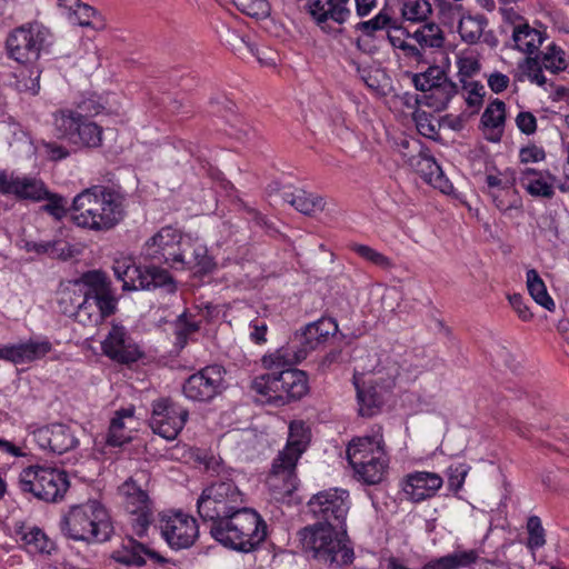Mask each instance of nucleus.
<instances>
[{"label":"nucleus","mask_w":569,"mask_h":569,"mask_svg":"<svg viewBox=\"0 0 569 569\" xmlns=\"http://www.w3.org/2000/svg\"><path fill=\"white\" fill-rule=\"evenodd\" d=\"M519 69L521 71V74L518 78L519 81H522L526 78L531 83H535L539 87H545L547 84V78L536 59H523V61L519 63Z\"/></svg>","instance_id":"51"},{"label":"nucleus","mask_w":569,"mask_h":569,"mask_svg":"<svg viewBox=\"0 0 569 569\" xmlns=\"http://www.w3.org/2000/svg\"><path fill=\"white\" fill-rule=\"evenodd\" d=\"M21 491L31 493L39 500L57 502L69 488L66 472L53 468L30 466L19 475Z\"/></svg>","instance_id":"9"},{"label":"nucleus","mask_w":569,"mask_h":569,"mask_svg":"<svg viewBox=\"0 0 569 569\" xmlns=\"http://www.w3.org/2000/svg\"><path fill=\"white\" fill-rule=\"evenodd\" d=\"M355 29L369 37L381 30H387L388 33L402 32L387 9H381L373 18L357 23Z\"/></svg>","instance_id":"40"},{"label":"nucleus","mask_w":569,"mask_h":569,"mask_svg":"<svg viewBox=\"0 0 569 569\" xmlns=\"http://www.w3.org/2000/svg\"><path fill=\"white\" fill-rule=\"evenodd\" d=\"M43 200H47V203L42 209L56 219H61L67 214V201L63 197L48 190V196Z\"/></svg>","instance_id":"57"},{"label":"nucleus","mask_w":569,"mask_h":569,"mask_svg":"<svg viewBox=\"0 0 569 569\" xmlns=\"http://www.w3.org/2000/svg\"><path fill=\"white\" fill-rule=\"evenodd\" d=\"M62 533L77 541L103 542L112 533L107 509L97 500L70 507L60 521Z\"/></svg>","instance_id":"6"},{"label":"nucleus","mask_w":569,"mask_h":569,"mask_svg":"<svg viewBox=\"0 0 569 569\" xmlns=\"http://www.w3.org/2000/svg\"><path fill=\"white\" fill-rule=\"evenodd\" d=\"M34 442L44 450L62 455L78 446V439L71 428L63 423H52L38 428L32 433Z\"/></svg>","instance_id":"22"},{"label":"nucleus","mask_w":569,"mask_h":569,"mask_svg":"<svg viewBox=\"0 0 569 569\" xmlns=\"http://www.w3.org/2000/svg\"><path fill=\"white\" fill-rule=\"evenodd\" d=\"M224 371L219 366H207L191 375L183 383V395L192 401L209 402L224 389Z\"/></svg>","instance_id":"15"},{"label":"nucleus","mask_w":569,"mask_h":569,"mask_svg":"<svg viewBox=\"0 0 569 569\" xmlns=\"http://www.w3.org/2000/svg\"><path fill=\"white\" fill-rule=\"evenodd\" d=\"M527 548L533 553L546 545V530L539 517L530 516L526 525Z\"/></svg>","instance_id":"48"},{"label":"nucleus","mask_w":569,"mask_h":569,"mask_svg":"<svg viewBox=\"0 0 569 569\" xmlns=\"http://www.w3.org/2000/svg\"><path fill=\"white\" fill-rule=\"evenodd\" d=\"M512 39L519 51L531 54L541 47L546 33L525 23L515 28Z\"/></svg>","instance_id":"35"},{"label":"nucleus","mask_w":569,"mask_h":569,"mask_svg":"<svg viewBox=\"0 0 569 569\" xmlns=\"http://www.w3.org/2000/svg\"><path fill=\"white\" fill-rule=\"evenodd\" d=\"M243 495L232 481L217 480L207 486L197 500L199 517L211 522V536L224 547L249 552Z\"/></svg>","instance_id":"1"},{"label":"nucleus","mask_w":569,"mask_h":569,"mask_svg":"<svg viewBox=\"0 0 569 569\" xmlns=\"http://www.w3.org/2000/svg\"><path fill=\"white\" fill-rule=\"evenodd\" d=\"M516 177L512 170L493 171L486 174L489 196L500 211L517 209L521 200L515 188Z\"/></svg>","instance_id":"18"},{"label":"nucleus","mask_w":569,"mask_h":569,"mask_svg":"<svg viewBox=\"0 0 569 569\" xmlns=\"http://www.w3.org/2000/svg\"><path fill=\"white\" fill-rule=\"evenodd\" d=\"M188 415L187 409L170 398H159L152 402L149 426L166 440H174L183 429Z\"/></svg>","instance_id":"14"},{"label":"nucleus","mask_w":569,"mask_h":569,"mask_svg":"<svg viewBox=\"0 0 569 569\" xmlns=\"http://www.w3.org/2000/svg\"><path fill=\"white\" fill-rule=\"evenodd\" d=\"M146 557L159 562L166 563L167 559L158 552L147 548L144 545L130 538L123 542L122 547L112 552L111 558L124 566H143L146 563Z\"/></svg>","instance_id":"29"},{"label":"nucleus","mask_w":569,"mask_h":569,"mask_svg":"<svg viewBox=\"0 0 569 569\" xmlns=\"http://www.w3.org/2000/svg\"><path fill=\"white\" fill-rule=\"evenodd\" d=\"M72 19L81 27H92L100 29L103 27V22L100 19L97 11L84 3L78 4L71 13Z\"/></svg>","instance_id":"50"},{"label":"nucleus","mask_w":569,"mask_h":569,"mask_svg":"<svg viewBox=\"0 0 569 569\" xmlns=\"http://www.w3.org/2000/svg\"><path fill=\"white\" fill-rule=\"evenodd\" d=\"M389 462L388 452L383 450L379 455L357 462L351 467L361 481L368 485H377L386 478Z\"/></svg>","instance_id":"30"},{"label":"nucleus","mask_w":569,"mask_h":569,"mask_svg":"<svg viewBox=\"0 0 569 569\" xmlns=\"http://www.w3.org/2000/svg\"><path fill=\"white\" fill-rule=\"evenodd\" d=\"M295 360L289 347H281L262 357V366L269 372L259 375L251 383L254 401L276 408L284 407L308 395L309 379L305 371L287 368L299 362Z\"/></svg>","instance_id":"2"},{"label":"nucleus","mask_w":569,"mask_h":569,"mask_svg":"<svg viewBox=\"0 0 569 569\" xmlns=\"http://www.w3.org/2000/svg\"><path fill=\"white\" fill-rule=\"evenodd\" d=\"M442 485L443 479L439 473L426 470L409 472L400 481L402 496L415 503L435 497Z\"/></svg>","instance_id":"19"},{"label":"nucleus","mask_w":569,"mask_h":569,"mask_svg":"<svg viewBox=\"0 0 569 569\" xmlns=\"http://www.w3.org/2000/svg\"><path fill=\"white\" fill-rule=\"evenodd\" d=\"M182 239L183 234L178 229L171 226L162 227L144 242L142 254L150 261L173 267Z\"/></svg>","instance_id":"16"},{"label":"nucleus","mask_w":569,"mask_h":569,"mask_svg":"<svg viewBox=\"0 0 569 569\" xmlns=\"http://www.w3.org/2000/svg\"><path fill=\"white\" fill-rule=\"evenodd\" d=\"M119 492L123 498V505L128 512H137L152 507L147 491L143 490L137 483V479L132 477L120 486Z\"/></svg>","instance_id":"33"},{"label":"nucleus","mask_w":569,"mask_h":569,"mask_svg":"<svg viewBox=\"0 0 569 569\" xmlns=\"http://www.w3.org/2000/svg\"><path fill=\"white\" fill-rule=\"evenodd\" d=\"M112 269L117 279L122 281L123 290H154L161 287L174 290L172 277L164 269L141 268L130 259L116 260Z\"/></svg>","instance_id":"11"},{"label":"nucleus","mask_w":569,"mask_h":569,"mask_svg":"<svg viewBox=\"0 0 569 569\" xmlns=\"http://www.w3.org/2000/svg\"><path fill=\"white\" fill-rule=\"evenodd\" d=\"M432 7L428 0H402L401 16L410 22H422L429 18Z\"/></svg>","instance_id":"45"},{"label":"nucleus","mask_w":569,"mask_h":569,"mask_svg":"<svg viewBox=\"0 0 569 569\" xmlns=\"http://www.w3.org/2000/svg\"><path fill=\"white\" fill-rule=\"evenodd\" d=\"M349 492L341 488H330L313 495L308 501L309 511L323 523L346 528V519L350 509Z\"/></svg>","instance_id":"12"},{"label":"nucleus","mask_w":569,"mask_h":569,"mask_svg":"<svg viewBox=\"0 0 569 569\" xmlns=\"http://www.w3.org/2000/svg\"><path fill=\"white\" fill-rule=\"evenodd\" d=\"M447 78L445 71L438 66L429 67L425 72L412 76V82L417 90L426 91L440 84Z\"/></svg>","instance_id":"49"},{"label":"nucleus","mask_w":569,"mask_h":569,"mask_svg":"<svg viewBox=\"0 0 569 569\" xmlns=\"http://www.w3.org/2000/svg\"><path fill=\"white\" fill-rule=\"evenodd\" d=\"M423 92L426 93L425 103L436 111H441L447 108L450 100L457 93V86L448 78H445L440 84Z\"/></svg>","instance_id":"37"},{"label":"nucleus","mask_w":569,"mask_h":569,"mask_svg":"<svg viewBox=\"0 0 569 569\" xmlns=\"http://www.w3.org/2000/svg\"><path fill=\"white\" fill-rule=\"evenodd\" d=\"M21 348L23 362H26L44 357L51 351L52 346L48 340H29L21 343Z\"/></svg>","instance_id":"53"},{"label":"nucleus","mask_w":569,"mask_h":569,"mask_svg":"<svg viewBox=\"0 0 569 569\" xmlns=\"http://www.w3.org/2000/svg\"><path fill=\"white\" fill-rule=\"evenodd\" d=\"M487 24V19L483 16L466 13L459 20L458 32L462 41L473 44L478 42Z\"/></svg>","instance_id":"41"},{"label":"nucleus","mask_w":569,"mask_h":569,"mask_svg":"<svg viewBox=\"0 0 569 569\" xmlns=\"http://www.w3.org/2000/svg\"><path fill=\"white\" fill-rule=\"evenodd\" d=\"M103 110V106L94 98H87L77 103L73 113L80 118L89 119L99 114Z\"/></svg>","instance_id":"59"},{"label":"nucleus","mask_w":569,"mask_h":569,"mask_svg":"<svg viewBox=\"0 0 569 569\" xmlns=\"http://www.w3.org/2000/svg\"><path fill=\"white\" fill-rule=\"evenodd\" d=\"M456 64L459 80L466 82L480 71L479 54L473 49L460 50L456 56Z\"/></svg>","instance_id":"44"},{"label":"nucleus","mask_w":569,"mask_h":569,"mask_svg":"<svg viewBox=\"0 0 569 569\" xmlns=\"http://www.w3.org/2000/svg\"><path fill=\"white\" fill-rule=\"evenodd\" d=\"M284 200L297 211L306 216H313L321 212L326 207V199L321 194L303 189H297L290 193H286Z\"/></svg>","instance_id":"32"},{"label":"nucleus","mask_w":569,"mask_h":569,"mask_svg":"<svg viewBox=\"0 0 569 569\" xmlns=\"http://www.w3.org/2000/svg\"><path fill=\"white\" fill-rule=\"evenodd\" d=\"M350 249L363 260L381 268L382 270H390L395 267L393 261L389 257L367 244L351 243Z\"/></svg>","instance_id":"47"},{"label":"nucleus","mask_w":569,"mask_h":569,"mask_svg":"<svg viewBox=\"0 0 569 569\" xmlns=\"http://www.w3.org/2000/svg\"><path fill=\"white\" fill-rule=\"evenodd\" d=\"M199 330V326L194 321H190L187 315H181L176 322L177 345L183 348L188 338Z\"/></svg>","instance_id":"55"},{"label":"nucleus","mask_w":569,"mask_h":569,"mask_svg":"<svg viewBox=\"0 0 569 569\" xmlns=\"http://www.w3.org/2000/svg\"><path fill=\"white\" fill-rule=\"evenodd\" d=\"M177 256L172 268L196 270V272L204 273L212 267V261L208 256L207 248L189 237L183 236Z\"/></svg>","instance_id":"24"},{"label":"nucleus","mask_w":569,"mask_h":569,"mask_svg":"<svg viewBox=\"0 0 569 569\" xmlns=\"http://www.w3.org/2000/svg\"><path fill=\"white\" fill-rule=\"evenodd\" d=\"M408 37L413 39L421 49H439L445 43L443 31L433 22L420 26Z\"/></svg>","instance_id":"39"},{"label":"nucleus","mask_w":569,"mask_h":569,"mask_svg":"<svg viewBox=\"0 0 569 569\" xmlns=\"http://www.w3.org/2000/svg\"><path fill=\"white\" fill-rule=\"evenodd\" d=\"M54 136L78 149H96L102 144V128L96 122L80 118L72 109L63 108L52 113Z\"/></svg>","instance_id":"8"},{"label":"nucleus","mask_w":569,"mask_h":569,"mask_svg":"<svg viewBox=\"0 0 569 569\" xmlns=\"http://www.w3.org/2000/svg\"><path fill=\"white\" fill-rule=\"evenodd\" d=\"M71 211V219L78 227L109 231L126 216V196L119 188L93 186L74 197Z\"/></svg>","instance_id":"3"},{"label":"nucleus","mask_w":569,"mask_h":569,"mask_svg":"<svg viewBox=\"0 0 569 569\" xmlns=\"http://www.w3.org/2000/svg\"><path fill=\"white\" fill-rule=\"evenodd\" d=\"M51 33L48 28L37 22L13 29L7 37L8 56L19 63H32L50 44Z\"/></svg>","instance_id":"10"},{"label":"nucleus","mask_w":569,"mask_h":569,"mask_svg":"<svg viewBox=\"0 0 569 569\" xmlns=\"http://www.w3.org/2000/svg\"><path fill=\"white\" fill-rule=\"evenodd\" d=\"M507 117L506 103L499 99L491 101L481 116V129L486 140L497 143L505 132Z\"/></svg>","instance_id":"28"},{"label":"nucleus","mask_w":569,"mask_h":569,"mask_svg":"<svg viewBox=\"0 0 569 569\" xmlns=\"http://www.w3.org/2000/svg\"><path fill=\"white\" fill-rule=\"evenodd\" d=\"M526 284L530 297L536 303L548 311H552L556 307L553 299L548 293L547 287L537 270L530 269L526 273Z\"/></svg>","instance_id":"38"},{"label":"nucleus","mask_w":569,"mask_h":569,"mask_svg":"<svg viewBox=\"0 0 569 569\" xmlns=\"http://www.w3.org/2000/svg\"><path fill=\"white\" fill-rule=\"evenodd\" d=\"M402 380L400 366L388 361L369 373L356 372L353 385L357 390L359 413L363 417L376 415L386 400V395Z\"/></svg>","instance_id":"7"},{"label":"nucleus","mask_w":569,"mask_h":569,"mask_svg":"<svg viewBox=\"0 0 569 569\" xmlns=\"http://www.w3.org/2000/svg\"><path fill=\"white\" fill-rule=\"evenodd\" d=\"M21 539L31 552H50L51 542L39 528H32L26 531Z\"/></svg>","instance_id":"52"},{"label":"nucleus","mask_w":569,"mask_h":569,"mask_svg":"<svg viewBox=\"0 0 569 569\" xmlns=\"http://www.w3.org/2000/svg\"><path fill=\"white\" fill-rule=\"evenodd\" d=\"M101 349L109 359L129 365L142 358L143 351L132 339L126 327L112 323L110 331L101 342Z\"/></svg>","instance_id":"17"},{"label":"nucleus","mask_w":569,"mask_h":569,"mask_svg":"<svg viewBox=\"0 0 569 569\" xmlns=\"http://www.w3.org/2000/svg\"><path fill=\"white\" fill-rule=\"evenodd\" d=\"M310 441V432L302 421H292L284 449L279 452L272 463V473L268 483L274 498L284 500L298 486L295 468Z\"/></svg>","instance_id":"5"},{"label":"nucleus","mask_w":569,"mask_h":569,"mask_svg":"<svg viewBox=\"0 0 569 569\" xmlns=\"http://www.w3.org/2000/svg\"><path fill=\"white\" fill-rule=\"evenodd\" d=\"M546 159V152L542 147L529 143L519 150V160L521 163H537Z\"/></svg>","instance_id":"63"},{"label":"nucleus","mask_w":569,"mask_h":569,"mask_svg":"<svg viewBox=\"0 0 569 569\" xmlns=\"http://www.w3.org/2000/svg\"><path fill=\"white\" fill-rule=\"evenodd\" d=\"M386 450L381 427H375L369 433L353 438L347 447V458L350 466L379 455Z\"/></svg>","instance_id":"27"},{"label":"nucleus","mask_w":569,"mask_h":569,"mask_svg":"<svg viewBox=\"0 0 569 569\" xmlns=\"http://www.w3.org/2000/svg\"><path fill=\"white\" fill-rule=\"evenodd\" d=\"M83 283L88 284L101 316V322L116 312L117 299L111 283L101 271H88L82 274Z\"/></svg>","instance_id":"23"},{"label":"nucleus","mask_w":569,"mask_h":569,"mask_svg":"<svg viewBox=\"0 0 569 569\" xmlns=\"http://www.w3.org/2000/svg\"><path fill=\"white\" fill-rule=\"evenodd\" d=\"M541 64L551 73H560L569 70V54L559 46H547L541 54Z\"/></svg>","instance_id":"43"},{"label":"nucleus","mask_w":569,"mask_h":569,"mask_svg":"<svg viewBox=\"0 0 569 569\" xmlns=\"http://www.w3.org/2000/svg\"><path fill=\"white\" fill-rule=\"evenodd\" d=\"M518 130L526 134L532 136L537 131V118L530 111H520L515 119Z\"/></svg>","instance_id":"64"},{"label":"nucleus","mask_w":569,"mask_h":569,"mask_svg":"<svg viewBox=\"0 0 569 569\" xmlns=\"http://www.w3.org/2000/svg\"><path fill=\"white\" fill-rule=\"evenodd\" d=\"M87 293L82 303L79 305L74 320L83 326H94L101 322V316L88 284Z\"/></svg>","instance_id":"46"},{"label":"nucleus","mask_w":569,"mask_h":569,"mask_svg":"<svg viewBox=\"0 0 569 569\" xmlns=\"http://www.w3.org/2000/svg\"><path fill=\"white\" fill-rule=\"evenodd\" d=\"M302 552L330 569H340L353 561L355 552L347 529L332 523H316L298 532Z\"/></svg>","instance_id":"4"},{"label":"nucleus","mask_w":569,"mask_h":569,"mask_svg":"<svg viewBox=\"0 0 569 569\" xmlns=\"http://www.w3.org/2000/svg\"><path fill=\"white\" fill-rule=\"evenodd\" d=\"M405 31L400 32L401 34ZM398 32H389L388 40L393 48L400 49L405 52L406 56L412 57L416 59H420L422 57L421 50L416 46L409 43L403 39Z\"/></svg>","instance_id":"61"},{"label":"nucleus","mask_w":569,"mask_h":569,"mask_svg":"<svg viewBox=\"0 0 569 569\" xmlns=\"http://www.w3.org/2000/svg\"><path fill=\"white\" fill-rule=\"evenodd\" d=\"M469 472V467L465 463L451 465L447 470L448 488L453 492H458Z\"/></svg>","instance_id":"56"},{"label":"nucleus","mask_w":569,"mask_h":569,"mask_svg":"<svg viewBox=\"0 0 569 569\" xmlns=\"http://www.w3.org/2000/svg\"><path fill=\"white\" fill-rule=\"evenodd\" d=\"M409 166L431 187L445 194L455 190L450 180L445 176L441 167L428 154L419 152L408 159Z\"/></svg>","instance_id":"25"},{"label":"nucleus","mask_w":569,"mask_h":569,"mask_svg":"<svg viewBox=\"0 0 569 569\" xmlns=\"http://www.w3.org/2000/svg\"><path fill=\"white\" fill-rule=\"evenodd\" d=\"M479 555L473 549L456 550L427 562L428 569H463L473 565Z\"/></svg>","instance_id":"34"},{"label":"nucleus","mask_w":569,"mask_h":569,"mask_svg":"<svg viewBox=\"0 0 569 569\" xmlns=\"http://www.w3.org/2000/svg\"><path fill=\"white\" fill-rule=\"evenodd\" d=\"M350 0H309L307 12L312 21L325 32H330V23L339 26L346 23L351 17Z\"/></svg>","instance_id":"20"},{"label":"nucleus","mask_w":569,"mask_h":569,"mask_svg":"<svg viewBox=\"0 0 569 569\" xmlns=\"http://www.w3.org/2000/svg\"><path fill=\"white\" fill-rule=\"evenodd\" d=\"M520 180L526 191L532 197L551 198L555 194L556 178L549 171L526 169Z\"/></svg>","instance_id":"31"},{"label":"nucleus","mask_w":569,"mask_h":569,"mask_svg":"<svg viewBox=\"0 0 569 569\" xmlns=\"http://www.w3.org/2000/svg\"><path fill=\"white\" fill-rule=\"evenodd\" d=\"M337 329L338 326L331 318H321L307 325L302 332L296 337L302 348L293 352L295 360L305 359L308 351L316 349L320 343L326 341L329 336L333 335Z\"/></svg>","instance_id":"26"},{"label":"nucleus","mask_w":569,"mask_h":569,"mask_svg":"<svg viewBox=\"0 0 569 569\" xmlns=\"http://www.w3.org/2000/svg\"><path fill=\"white\" fill-rule=\"evenodd\" d=\"M129 513L132 516L131 527L133 533L140 538L144 537L152 522V507L146 508V510H139L137 512Z\"/></svg>","instance_id":"54"},{"label":"nucleus","mask_w":569,"mask_h":569,"mask_svg":"<svg viewBox=\"0 0 569 569\" xmlns=\"http://www.w3.org/2000/svg\"><path fill=\"white\" fill-rule=\"evenodd\" d=\"M87 293V284L83 279L76 282L72 287L66 288L60 292L59 306L62 313L76 318L79 305L82 303Z\"/></svg>","instance_id":"42"},{"label":"nucleus","mask_w":569,"mask_h":569,"mask_svg":"<svg viewBox=\"0 0 569 569\" xmlns=\"http://www.w3.org/2000/svg\"><path fill=\"white\" fill-rule=\"evenodd\" d=\"M251 525L254 530L251 531V552L254 551V546L263 542L268 536V525L263 518L253 509H251Z\"/></svg>","instance_id":"58"},{"label":"nucleus","mask_w":569,"mask_h":569,"mask_svg":"<svg viewBox=\"0 0 569 569\" xmlns=\"http://www.w3.org/2000/svg\"><path fill=\"white\" fill-rule=\"evenodd\" d=\"M134 408H123L116 412L111 420L107 435V443L111 447H120L131 440L130 433L127 431L124 419H132Z\"/></svg>","instance_id":"36"},{"label":"nucleus","mask_w":569,"mask_h":569,"mask_svg":"<svg viewBox=\"0 0 569 569\" xmlns=\"http://www.w3.org/2000/svg\"><path fill=\"white\" fill-rule=\"evenodd\" d=\"M507 299L520 320L526 322L532 320L533 313L531 312L530 307L528 306L522 295H508Z\"/></svg>","instance_id":"60"},{"label":"nucleus","mask_w":569,"mask_h":569,"mask_svg":"<svg viewBox=\"0 0 569 569\" xmlns=\"http://www.w3.org/2000/svg\"><path fill=\"white\" fill-rule=\"evenodd\" d=\"M0 193L12 194L19 200L39 202L48 196L44 183L37 178L28 176H14L0 170Z\"/></svg>","instance_id":"21"},{"label":"nucleus","mask_w":569,"mask_h":569,"mask_svg":"<svg viewBox=\"0 0 569 569\" xmlns=\"http://www.w3.org/2000/svg\"><path fill=\"white\" fill-rule=\"evenodd\" d=\"M40 71L38 69L30 70V74L28 77L24 76L23 72L19 76L17 80V88L21 92H29L31 94H37L40 84H39Z\"/></svg>","instance_id":"62"},{"label":"nucleus","mask_w":569,"mask_h":569,"mask_svg":"<svg viewBox=\"0 0 569 569\" xmlns=\"http://www.w3.org/2000/svg\"><path fill=\"white\" fill-rule=\"evenodd\" d=\"M158 526L162 538L174 550L190 548L199 537L197 520L181 511L161 513Z\"/></svg>","instance_id":"13"}]
</instances>
